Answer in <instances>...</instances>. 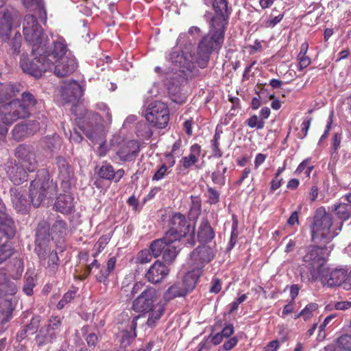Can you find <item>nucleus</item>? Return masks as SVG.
Listing matches in <instances>:
<instances>
[{
  "mask_svg": "<svg viewBox=\"0 0 351 351\" xmlns=\"http://www.w3.org/2000/svg\"><path fill=\"white\" fill-rule=\"evenodd\" d=\"M195 244V229L191 227L185 216L180 213H175L169 219V229L162 238L154 241L150 245V250L154 256L162 255L165 263H172L182 245Z\"/></svg>",
  "mask_w": 351,
  "mask_h": 351,
  "instance_id": "obj_1",
  "label": "nucleus"
},
{
  "mask_svg": "<svg viewBox=\"0 0 351 351\" xmlns=\"http://www.w3.org/2000/svg\"><path fill=\"white\" fill-rule=\"evenodd\" d=\"M57 184L50 180L45 173H40L29 186V194L26 190L11 189V199L18 213H26L30 208V203L38 207L45 199H52L56 195Z\"/></svg>",
  "mask_w": 351,
  "mask_h": 351,
  "instance_id": "obj_2",
  "label": "nucleus"
},
{
  "mask_svg": "<svg viewBox=\"0 0 351 351\" xmlns=\"http://www.w3.org/2000/svg\"><path fill=\"white\" fill-rule=\"evenodd\" d=\"M40 52L52 60L53 71L60 77L67 76L77 68V62L75 57L67 48L65 40L61 37L53 42V47L40 50Z\"/></svg>",
  "mask_w": 351,
  "mask_h": 351,
  "instance_id": "obj_3",
  "label": "nucleus"
},
{
  "mask_svg": "<svg viewBox=\"0 0 351 351\" xmlns=\"http://www.w3.org/2000/svg\"><path fill=\"white\" fill-rule=\"evenodd\" d=\"M302 261L304 263L300 266L301 280L306 283L316 281L326 263L323 249L315 245L308 247Z\"/></svg>",
  "mask_w": 351,
  "mask_h": 351,
  "instance_id": "obj_4",
  "label": "nucleus"
},
{
  "mask_svg": "<svg viewBox=\"0 0 351 351\" xmlns=\"http://www.w3.org/2000/svg\"><path fill=\"white\" fill-rule=\"evenodd\" d=\"M23 29L25 40L32 46L33 53H39L49 45V39L43 34L34 16L27 14L25 16Z\"/></svg>",
  "mask_w": 351,
  "mask_h": 351,
  "instance_id": "obj_5",
  "label": "nucleus"
},
{
  "mask_svg": "<svg viewBox=\"0 0 351 351\" xmlns=\"http://www.w3.org/2000/svg\"><path fill=\"white\" fill-rule=\"evenodd\" d=\"M332 217L322 208L315 211L311 228L312 240L315 243H328L334 236L330 232Z\"/></svg>",
  "mask_w": 351,
  "mask_h": 351,
  "instance_id": "obj_6",
  "label": "nucleus"
},
{
  "mask_svg": "<svg viewBox=\"0 0 351 351\" xmlns=\"http://www.w3.org/2000/svg\"><path fill=\"white\" fill-rule=\"evenodd\" d=\"M164 312V306L157 303L152 309L145 312V315L134 317L129 324V329L123 332V334L121 341V345L125 347L127 346V345L130 343L131 340L136 337V328L138 319L143 317L146 315L147 316L146 325L149 328H154L163 315Z\"/></svg>",
  "mask_w": 351,
  "mask_h": 351,
  "instance_id": "obj_7",
  "label": "nucleus"
},
{
  "mask_svg": "<svg viewBox=\"0 0 351 351\" xmlns=\"http://www.w3.org/2000/svg\"><path fill=\"white\" fill-rule=\"evenodd\" d=\"M34 58L29 60L25 57L21 59V67L25 73L35 77H39L47 71H53L52 60L47 58L42 52L34 53Z\"/></svg>",
  "mask_w": 351,
  "mask_h": 351,
  "instance_id": "obj_8",
  "label": "nucleus"
},
{
  "mask_svg": "<svg viewBox=\"0 0 351 351\" xmlns=\"http://www.w3.org/2000/svg\"><path fill=\"white\" fill-rule=\"evenodd\" d=\"M145 117L152 126L164 128L169 121V110L165 103L154 101L147 107Z\"/></svg>",
  "mask_w": 351,
  "mask_h": 351,
  "instance_id": "obj_9",
  "label": "nucleus"
},
{
  "mask_svg": "<svg viewBox=\"0 0 351 351\" xmlns=\"http://www.w3.org/2000/svg\"><path fill=\"white\" fill-rule=\"evenodd\" d=\"M97 108L103 112V114H93V119L95 121V123H88L86 126L82 127L86 136L91 140H95L102 133V121L110 123L112 121L111 113L106 104L102 102L97 104Z\"/></svg>",
  "mask_w": 351,
  "mask_h": 351,
  "instance_id": "obj_10",
  "label": "nucleus"
},
{
  "mask_svg": "<svg viewBox=\"0 0 351 351\" xmlns=\"http://www.w3.org/2000/svg\"><path fill=\"white\" fill-rule=\"evenodd\" d=\"M226 29V27L210 23L209 32L199 41L198 47L211 53L219 51L224 41Z\"/></svg>",
  "mask_w": 351,
  "mask_h": 351,
  "instance_id": "obj_11",
  "label": "nucleus"
},
{
  "mask_svg": "<svg viewBox=\"0 0 351 351\" xmlns=\"http://www.w3.org/2000/svg\"><path fill=\"white\" fill-rule=\"evenodd\" d=\"M21 106L19 99L13 100L0 106V116L3 123L11 125L20 119L28 117L27 111Z\"/></svg>",
  "mask_w": 351,
  "mask_h": 351,
  "instance_id": "obj_12",
  "label": "nucleus"
},
{
  "mask_svg": "<svg viewBox=\"0 0 351 351\" xmlns=\"http://www.w3.org/2000/svg\"><path fill=\"white\" fill-rule=\"evenodd\" d=\"M61 325L60 318L58 316H51L48 324L41 327L36 336V341L38 346L51 343L56 339L57 331Z\"/></svg>",
  "mask_w": 351,
  "mask_h": 351,
  "instance_id": "obj_13",
  "label": "nucleus"
},
{
  "mask_svg": "<svg viewBox=\"0 0 351 351\" xmlns=\"http://www.w3.org/2000/svg\"><path fill=\"white\" fill-rule=\"evenodd\" d=\"M49 229V224L45 221H42L38 224L35 252L40 259L45 258L49 252V245L51 241Z\"/></svg>",
  "mask_w": 351,
  "mask_h": 351,
  "instance_id": "obj_14",
  "label": "nucleus"
},
{
  "mask_svg": "<svg viewBox=\"0 0 351 351\" xmlns=\"http://www.w3.org/2000/svg\"><path fill=\"white\" fill-rule=\"evenodd\" d=\"M15 156L19 164L24 167L29 172H34L38 167V161L34 148L29 145H20L15 150Z\"/></svg>",
  "mask_w": 351,
  "mask_h": 351,
  "instance_id": "obj_15",
  "label": "nucleus"
},
{
  "mask_svg": "<svg viewBox=\"0 0 351 351\" xmlns=\"http://www.w3.org/2000/svg\"><path fill=\"white\" fill-rule=\"evenodd\" d=\"M158 297V292L154 288L147 287L133 301L132 308L136 312L145 313L155 306Z\"/></svg>",
  "mask_w": 351,
  "mask_h": 351,
  "instance_id": "obj_16",
  "label": "nucleus"
},
{
  "mask_svg": "<svg viewBox=\"0 0 351 351\" xmlns=\"http://www.w3.org/2000/svg\"><path fill=\"white\" fill-rule=\"evenodd\" d=\"M215 249L209 245H202L196 247L191 253V264L194 269H201L208 263H210L215 256Z\"/></svg>",
  "mask_w": 351,
  "mask_h": 351,
  "instance_id": "obj_17",
  "label": "nucleus"
},
{
  "mask_svg": "<svg viewBox=\"0 0 351 351\" xmlns=\"http://www.w3.org/2000/svg\"><path fill=\"white\" fill-rule=\"evenodd\" d=\"M213 7L215 15L210 21V23L226 28L232 9L228 8L227 0H214Z\"/></svg>",
  "mask_w": 351,
  "mask_h": 351,
  "instance_id": "obj_18",
  "label": "nucleus"
},
{
  "mask_svg": "<svg viewBox=\"0 0 351 351\" xmlns=\"http://www.w3.org/2000/svg\"><path fill=\"white\" fill-rule=\"evenodd\" d=\"M56 165L58 170V179L61 182L62 186L66 189L70 187L71 181L74 177L73 167L69 162L63 157L58 156L56 158Z\"/></svg>",
  "mask_w": 351,
  "mask_h": 351,
  "instance_id": "obj_19",
  "label": "nucleus"
},
{
  "mask_svg": "<svg viewBox=\"0 0 351 351\" xmlns=\"http://www.w3.org/2000/svg\"><path fill=\"white\" fill-rule=\"evenodd\" d=\"M82 95V88L75 81L64 82L62 86L61 96L66 103L75 104Z\"/></svg>",
  "mask_w": 351,
  "mask_h": 351,
  "instance_id": "obj_20",
  "label": "nucleus"
},
{
  "mask_svg": "<svg viewBox=\"0 0 351 351\" xmlns=\"http://www.w3.org/2000/svg\"><path fill=\"white\" fill-rule=\"evenodd\" d=\"M28 171L19 163L10 162L6 167V173L11 182L19 185L27 180Z\"/></svg>",
  "mask_w": 351,
  "mask_h": 351,
  "instance_id": "obj_21",
  "label": "nucleus"
},
{
  "mask_svg": "<svg viewBox=\"0 0 351 351\" xmlns=\"http://www.w3.org/2000/svg\"><path fill=\"white\" fill-rule=\"evenodd\" d=\"M169 273L167 265L156 261L149 269L146 274V278L152 283L160 282Z\"/></svg>",
  "mask_w": 351,
  "mask_h": 351,
  "instance_id": "obj_22",
  "label": "nucleus"
},
{
  "mask_svg": "<svg viewBox=\"0 0 351 351\" xmlns=\"http://www.w3.org/2000/svg\"><path fill=\"white\" fill-rule=\"evenodd\" d=\"M139 152V146L134 141H129L121 147L117 155L123 162H130L136 159Z\"/></svg>",
  "mask_w": 351,
  "mask_h": 351,
  "instance_id": "obj_23",
  "label": "nucleus"
},
{
  "mask_svg": "<svg viewBox=\"0 0 351 351\" xmlns=\"http://www.w3.org/2000/svg\"><path fill=\"white\" fill-rule=\"evenodd\" d=\"M125 171L123 169L114 171L113 167L107 162H104L98 171V176L107 180H114L118 182L124 176Z\"/></svg>",
  "mask_w": 351,
  "mask_h": 351,
  "instance_id": "obj_24",
  "label": "nucleus"
},
{
  "mask_svg": "<svg viewBox=\"0 0 351 351\" xmlns=\"http://www.w3.org/2000/svg\"><path fill=\"white\" fill-rule=\"evenodd\" d=\"M12 25L11 12L6 9L0 12V39L6 41L9 39Z\"/></svg>",
  "mask_w": 351,
  "mask_h": 351,
  "instance_id": "obj_25",
  "label": "nucleus"
},
{
  "mask_svg": "<svg viewBox=\"0 0 351 351\" xmlns=\"http://www.w3.org/2000/svg\"><path fill=\"white\" fill-rule=\"evenodd\" d=\"M0 231L8 239L14 237L16 228L12 219L6 213V209H0Z\"/></svg>",
  "mask_w": 351,
  "mask_h": 351,
  "instance_id": "obj_26",
  "label": "nucleus"
},
{
  "mask_svg": "<svg viewBox=\"0 0 351 351\" xmlns=\"http://www.w3.org/2000/svg\"><path fill=\"white\" fill-rule=\"evenodd\" d=\"M57 211L63 214L71 213L74 210V198L70 194L60 195L54 204Z\"/></svg>",
  "mask_w": 351,
  "mask_h": 351,
  "instance_id": "obj_27",
  "label": "nucleus"
},
{
  "mask_svg": "<svg viewBox=\"0 0 351 351\" xmlns=\"http://www.w3.org/2000/svg\"><path fill=\"white\" fill-rule=\"evenodd\" d=\"M215 234L208 219L203 218L199 226L197 239L199 242L207 243L215 238Z\"/></svg>",
  "mask_w": 351,
  "mask_h": 351,
  "instance_id": "obj_28",
  "label": "nucleus"
},
{
  "mask_svg": "<svg viewBox=\"0 0 351 351\" xmlns=\"http://www.w3.org/2000/svg\"><path fill=\"white\" fill-rule=\"evenodd\" d=\"M91 273L95 274L97 280L100 282H106L110 274L106 268H100V265L96 259L86 267L85 274L82 279H84Z\"/></svg>",
  "mask_w": 351,
  "mask_h": 351,
  "instance_id": "obj_29",
  "label": "nucleus"
},
{
  "mask_svg": "<svg viewBox=\"0 0 351 351\" xmlns=\"http://www.w3.org/2000/svg\"><path fill=\"white\" fill-rule=\"evenodd\" d=\"M201 154V146L197 143L190 147V154L181 160V163L184 169H189L199 161Z\"/></svg>",
  "mask_w": 351,
  "mask_h": 351,
  "instance_id": "obj_30",
  "label": "nucleus"
},
{
  "mask_svg": "<svg viewBox=\"0 0 351 351\" xmlns=\"http://www.w3.org/2000/svg\"><path fill=\"white\" fill-rule=\"evenodd\" d=\"M201 274V271L194 269L186 273L180 280L187 293L194 289Z\"/></svg>",
  "mask_w": 351,
  "mask_h": 351,
  "instance_id": "obj_31",
  "label": "nucleus"
},
{
  "mask_svg": "<svg viewBox=\"0 0 351 351\" xmlns=\"http://www.w3.org/2000/svg\"><path fill=\"white\" fill-rule=\"evenodd\" d=\"M346 269H335L332 270L328 277L326 278V285L328 287L341 286L343 287V278H345Z\"/></svg>",
  "mask_w": 351,
  "mask_h": 351,
  "instance_id": "obj_32",
  "label": "nucleus"
},
{
  "mask_svg": "<svg viewBox=\"0 0 351 351\" xmlns=\"http://www.w3.org/2000/svg\"><path fill=\"white\" fill-rule=\"evenodd\" d=\"M187 294L180 281H177L171 285L164 293V299L169 301L176 297L184 296Z\"/></svg>",
  "mask_w": 351,
  "mask_h": 351,
  "instance_id": "obj_33",
  "label": "nucleus"
},
{
  "mask_svg": "<svg viewBox=\"0 0 351 351\" xmlns=\"http://www.w3.org/2000/svg\"><path fill=\"white\" fill-rule=\"evenodd\" d=\"M16 291V286L10 282L3 271H0V292L5 295H14Z\"/></svg>",
  "mask_w": 351,
  "mask_h": 351,
  "instance_id": "obj_34",
  "label": "nucleus"
},
{
  "mask_svg": "<svg viewBox=\"0 0 351 351\" xmlns=\"http://www.w3.org/2000/svg\"><path fill=\"white\" fill-rule=\"evenodd\" d=\"M20 101L21 102L22 107L25 108V110L27 111V115L29 116L30 110H32L36 104V99L34 96L29 92H24L22 94V98Z\"/></svg>",
  "mask_w": 351,
  "mask_h": 351,
  "instance_id": "obj_35",
  "label": "nucleus"
},
{
  "mask_svg": "<svg viewBox=\"0 0 351 351\" xmlns=\"http://www.w3.org/2000/svg\"><path fill=\"white\" fill-rule=\"evenodd\" d=\"M334 210L336 211L337 217L342 220H347L351 215V204H339L335 205Z\"/></svg>",
  "mask_w": 351,
  "mask_h": 351,
  "instance_id": "obj_36",
  "label": "nucleus"
},
{
  "mask_svg": "<svg viewBox=\"0 0 351 351\" xmlns=\"http://www.w3.org/2000/svg\"><path fill=\"white\" fill-rule=\"evenodd\" d=\"M211 53L197 47L195 62L201 69L207 66Z\"/></svg>",
  "mask_w": 351,
  "mask_h": 351,
  "instance_id": "obj_37",
  "label": "nucleus"
},
{
  "mask_svg": "<svg viewBox=\"0 0 351 351\" xmlns=\"http://www.w3.org/2000/svg\"><path fill=\"white\" fill-rule=\"evenodd\" d=\"M40 143L44 149L51 152L60 145V139L57 136H46L41 140Z\"/></svg>",
  "mask_w": 351,
  "mask_h": 351,
  "instance_id": "obj_38",
  "label": "nucleus"
},
{
  "mask_svg": "<svg viewBox=\"0 0 351 351\" xmlns=\"http://www.w3.org/2000/svg\"><path fill=\"white\" fill-rule=\"evenodd\" d=\"M182 141L181 140L176 141L172 147L171 152L166 155V157L169 158L170 161V167H173L175 165V156H180L181 153Z\"/></svg>",
  "mask_w": 351,
  "mask_h": 351,
  "instance_id": "obj_39",
  "label": "nucleus"
},
{
  "mask_svg": "<svg viewBox=\"0 0 351 351\" xmlns=\"http://www.w3.org/2000/svg\"><path fill=\"white\" fill-rule=\"evenodd\" d=\"M30 134L28 132V125L24 124H18L14 126L12 130V134L15 139L20 141L24 136Z\"/></svg>",
  "mask_w": 351,
  "mask_h": 351,
  "instance_id": "obj_40",
  "label": "nucleus"
},
{
  "mask_svg": "<svg viewBox=\"0 0 351 351\" xmlns=\"http://www.w3.org/2000/svg\"><path fill=\"white\" fill-rule=\"evenodd\" d=\"M337 347L344 350H351V335H343L337 339Z\"/></svg>",
  "mask_w": 351,
  "mask_h": 351,
  "instance_id": "obj_41",
  "label": "nucleus"
},
{
  "mask_svg": "<svg viewBox=\"0 0 351 351\" xmlns=\"http://www.w3.org/2000/svg\"><path fill=\"white\" fill-rule=\"evenodd\" d=\"M169 165H170V161H169ZM170 165L169 167L166 164L161 165L158 169L156 171L154 176H152V181H158L163 179L165 176L169 173L168 169L171 168Z\"/></svg>",
  "mask_w": 351,
  "mask_h": 351,
  "instance_id": "obj_42",
  "label": "nucleus"
},
{
  "mask_svg": "<svg viewBox=\"0 0 351 351\" xmlns=\"http://www.w3.org/2000/svg\"><path fill=\"white\" fill-rule=\"evenodd\" d=\"M318 305L315 303H311L306 306V307L299 313L305 321L308 320L313 315V313L317 311Z\"/></svg>",
  "mask_w": 351,
  "mask_h": 351,
  "instance_id": "obj_43",
  "label": "nucleus"
},
{
  "mask_svg": "<svg viewBox=\"0 0 351 351\" xmlns=\"http://www.w3.org/2000/svg\"><path fill=\"white\" fill-rule=\"evenodd\" d=\"M40 321L41 317L40 316L33 317L30 321V323L28 325L25 326L24 332L34 334L36 331H37L40 326Z\"/></svg>",
  "mask_w": 351,
  "mask_h": 351,
  "instance_id": "obj_44",
  "label": "nucleus"
},
{
  "mask_svg": "<svg viewBox=\"0 0 351 351\" xmlns=\"http://www.w3.org/2000/svg\"><path fill=\"white\" fill-rule=\"evenodd\" d=\"M51 230L53 233L62 236L65 234L67 230V224L64 220L58 219L53 224Z\"/></svg>",
  "mask_w": 351,
  "mask_h": 351,
  "instance_id": "obj_45",
  "label": "nucleus"
},
{
  "mask_svg": "<svg viewBox=\"0 0 351 351\" xmlns=\"http://www.w3.org/2000/svg\"><path fill=\"white\" fill-rule=\"evenodd\" d=\"M14 88L13 84H7L2 87L0 92V103L13 97V88Z\"/></svg>",
  "mask_w": 351,
  "mask_h": 351,
  "instance_id": "obj_46",
  "label": "nucleus"
},
{
  "mask_svg": "<svg viewBox=\"0 0 351 351\" xmlns=\"http://www.w3.org/2000/svg\"><path fill=\"white\" fill-rule=\"evenodd\" d=\"M246 123L251 128H256L258 130L263 129L265 125V122L263 119H259L256 115H253L249 118Z\"/></svg>",
  "mask_w": 351,
  "mask_h": 351,
  "instance_id": "obj_47",
  "label": "nucleus"
},
{
  "mask_svg": "<svg viewBox=\"0 0 351 351\" xmlns=\"http://www.w3.org/2000/svg\"><path fill=\"white\" fill-rule=\"evenodd\" d=\"M311 159L306 158L304 160L298 167L295 170L296 173H301L303 171L305 170V174L307 177H308L311 174V172L313 168V166H309Z\"/></svg>",
  "mask_w": 351,
  "mask_h": 351,
  "instance_id": "obj_48",
  "label": "nucleus"
},
{
  "mask_svg": "<svg viewBox=\"0 0 351 351\" xmlns=\"http://www.w3.org/2000/svg\"><path fill=\"white\" fill-rule=\"evenodd\" d=\"M75 291H69L66 292L58 303L57 308L58 309L63 308L67 303L70 302L75 297Z\"/></svg>",
  "mask_w": 351,
  "mask_h": 351,
  "instance_id": "obj_49",
  "label": "nucleus"
},
{
  "mask_svg": "<svg viewBox=\"0 0 351 351\" xmlns=\"http://www.w3.org/2000/svg\"><path fill=\"white\" fill-rule=\"evenodd\" d=\"M46 256H47L48 257V267L51 268L53 271L57 269L59 261L57 253L53 252H50L49 251ZM45 258H42L41 260H45Z\"/></svg>",
  "mask_w": 351,
  "mask_h": 351,
  "instance_id": "obj_50",
  "label": "nucleus"
},
{
  "mask_svg": "<svg viewBox=\"0 0 351 351\" xmlns=\"http://www.w3.org/2000/svg\"><path fill=\"white\" fill-rule=\"evenodd\" d=\"M24 5L30 10H38L39 12L43 10V3L41 0H23Z\"/></svg>",
  "mask_w": 351,
  "mask_h": 351,
  "instance_id": "obj_51",
  "label": "nucleus"
},
{
  "mask_svg": "<svg viewBox=\"0 0 351 351\" xmlns=\"http://www.w3.org/2000/svg\"><path fill=\"white\" fill-rule=\"evenodd\" d=\"M12 254L10 246L7 244L0 245V264L11 256Z\"/></svg>",
  "mask_w": 351,
  "mask_h": 351,
  "instance_id": "obj_52",
  "label": "nucleus"
},
{
  "mask_svg": "<svg viewBox=\"0 0 351 351\" xmlns=\"http://www.w3.org/2000/svg\"><path fill=\"white\" fill-rule=\"evenodd\" d=\"M168 59L173 64L181 66L184 60V57L179 51H173L169 53Z\"/></svg>",
  "mask_w": 351,
  "mask_h": 351,
  "instance_id": "obj_53",
  "label": "nucleus"
},
{
  "mask_svg": "<svg viewBox=\"0 0 351 351\" xmlns=\"http://www.w3.org/2000/svg\"><path fill=\"white\" fill-rule=\"evenodd\" d=\"M152 254L153 253L152 252ZM152 256L154 257V254L152 255L149 250H144L139 252L137 259L140 263L144 264L150 262ZM155 258L156 257L155 256Z\"/></svg>",
  "mask_w": 351,
  "mask_h": 351,
  "instance_id": "obj_54",
  "label": "nucleus"
},
{
  "mask_svg": "<svg viewBox=\"0 0 351 351\" xmlns=\"http://www.w3.org/2000/svg\"><path fill=\"white\" fill-rule=\"evenodd\" d=\"M207 197L210 204H215L219 201V193L213 188H208Z\"/></svg>",
  "mask_w": 351,
  "mask_h": 351,
  "instance_id": "obj_55",
  "label": "nucleus"
},
{
  "mask_svg": "<svg viewBox=\"0 0 351 351\" xmlns=\"http://www.w3.org/2000/svg\"><path fill=\"white\" fill-rule=\"evenodd\" d=\"M35 286L34 278L32 277L27 278L25 285H23V290L27 295H31L33 293V289Z\"/></svg>",
  "mask_w": 351,
  "mask_h": 351,
  "instance_id": "obj_56",
  "label": "nucleus"
},
{
  "mask_svg": "<svg viewBox=\"0 0 351 351\" xmlns=\"http://www.w3.org/2000/svg\"><path fill=\"white\" fill-rule=\"evenodd\" d=\"M227 168L224 167L223 169V172H220L219 170H217L212 173V180L214 183L217 184H221L224 182V176L223 174L226 171Z\"/></svg>",
  "mask_w": 351,
  "mask_h": 351,
  "instance_id": "obj_57",
  "label": "nucleus"
},
{
  "mask_svg": "<svg viewBox=\"0 0 351 351\" xmlns=\"http://www.w3.org/2000/svg\"><path fill=\"white\" fill-rule=\"evenodd\" d=\"M284 17V14H281L278 16H274L271 19L265 21V27L271 28L275 27L278 23H280Z\"/></svg>",
  "mask_w": 351,
  "mask_h": 351,
  "instance_id": "obj_58",
  "label": "nucleus"
},
{
  "mask_svg": "<svg viewBox=\"0 0 351 351\" xmlns=\"http://www.w3.org/2000/svg\"><path fill=\"white\" fill-rule=\"evenodd\" d=\"M212 155L215 158H220L223 155V152L219 147V142L211 141Z\"/></svg>",
  "mask_w": 351,
  "mask_h": 351,
  "instance_id": "obj_59",
  "label": "nucleus"
},
{
  "mask_svg": "<svg viewBox=\"0 0 351 351\" xmlns=\"http://www.w3.org/2000/svg\"><path fill=\"white\" fill-rule=\"evenodd\" d=\"M299 69L300 70H302L305 68H306L311 63V60L309 58L306 56L304 54L302 55V51H300L299 54Z\"/></svg>",
  "mask_w": 351,
  "mask_h": 351,
  "instance_id": "obj_60",
  "label": "nucleus"
},
{
  "mask_svg": "<svg viewBox=\"0 0 351 351\" xmlns=\"http://www.w3.org/2000/svg\"><path fill=\"white\" fill-rule=\"evenodd\" d=\"M334 308L339 311H346L351 308V301L337 302L334 304Z\"/></svg>",
  "mask_w": 351,
  "mask_h": 351,
  "instance_id": "obj_61",
  "label": "nucleus"
},
{
  "mask_svg": "<svg viewBox=\"0 0 351 351\" xmlns=\"http://www.w3.org/2000/svg\"><path fill=\"white\" fill-rule=\"evenodd\" d=\"M212 285L210 289L211 293H218L221 289V281L219 278L212 280Z\"/></svg>",
  "mask_w": 351,
  "mask_h": 351,
  "instance_id": "obj_62",
  "label": "nucleus"
},
{
  "mask_svg": "<svg viewBox=\"0 0 351 351\" xmlns=\"http://www.w3.org/2000/svg\"><path fill=\"white\" fill-rule=\"evenodd\" d=\"M345 278H343V289L347 291L351 290V270L348 272L346 270Z\"/></svg>",
  "mask_w": 351,
  "mask_h": 351,
  "instance_id": "obj_63",
  "label": "nucleus"
},
{
  "mask_svg": "<svg viewBox=\"0 0 351 351\" xmlns=\"http://www.w3.org/2000/svg\"><path fill=\"white\" fill-rule=\"evenodd\" d=\"M237 338L234 337L226 341L223 343V347L226 350H230L237 344Z\"/></svg>",
  "mask_w": 351,
  "mask_h": 351,
  "instance_id": "obj_64",
  "label": "nucleus"
}]
</instances>
